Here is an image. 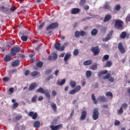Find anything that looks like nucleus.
I'll use <instances>...</instances> for the list:
<instances>
[{
    "label": "nucleus",
    "instance_id": "37",
    "mask_svg": "<svg viewBox=\"0 0 130 130\" xmlns=\"http://www.w3.org/2000/svg\"><path fill=\"white\" fill-rule=\"evenodd\" d=\"M21 39L22 41L26 42L28 40V36H22L21 37Z\"/></svg>",
    "mask_w": 130,
    "mask_h": 130
},
{
    "label": "nucleus",
    "instance_id": "39",
    "mask_svg": "<svg viewBox=\"0 0 130 130\" xmlns=\"http://www.w3.org/2000/svg\"><path fill=\"white\" fill-rule=\"evenodd\" d=\"M120 9H121V6H120V5L118 4L115 6L114 9L115 11H118L120 10Z\"/></svg>",
    "mask_w": 130,
    "mask_h": 130
},
{
    "label": "nucleus",
    "instance_id": "42",
    "mask_svg": "<svg viewBox=\"0 0 130 130\" xmlns=\"http://www.w3.org/2000/svg\"><path fill=\"white\" fill-rule=\"evenodd\" d=\"M117 113L118 114H122L123 113V110L122 109V107H121L120 109L117 110Z\"/></svg>",
    "mask_w": 130,
    "mask_h": 130
},
{
    "label": "nucleus",
    "instance_id": "64",
    "mask_svg": "<svg viewBox=\"0 0 130 130\" xmlns=\"http://www.w3.org/2000/svg\"><path fill=\"white\" fill-rule=\"evenodd\" d=\"M50 73H51V70H48L46 71L45 74H46V75H49V74H50Z\"/></svg>",
    "mask_w": 130,
    "mask_h": 130
},
{
    "label": "nucleus",
    "instance_id": "31",
    "mask_svg": "<svg viewBox=\"0 0 130 130\" xmlns=\"http://www.w3.org/2000/svg\"><path fill=\"white\" fill-rule=\"evenodd\" d=\"M66 83V79H63L61 81H57V84L59 86H62Z\"/></svg>",
    "mask_w": 130,
    "mask_h": 130
},
{
    "label": "nucleus",
    "instance_id": "1",
    "mask_svg": "<svg viewBox=\"0 0 130 130\" xmlns=\"http://www.w3.org/2000/svg\"><path fill=\"white\" fill-rule=\"evenodd\" d=\"M123 24H124L123 21L120 19H117L115 21L114 27L118 30H122L123 29Z\"/></svg>",
    "mask_w": 130,
    "mask_h": 130
},
{
    "label": "nucleus",
    "instance_id": "60",
    "mask_svg": "<svg viewBox=\"0 0 130 130\" xmlns=\"http://www.w3.org/2000/svg\"><path fill=\"white\" fill-rule=\"evenodd\" d=\"M114 124L115 125H119V124H120V121L115 120Z\"/></svg>",
    "mask_w": 130,
    "mask_h": 130
},
{
    "label": "nucleus",
    "instance_id": "20",
    "mask_svg": "<svg viewBox=\"0 0 130 130\" xmlns=\"http://www.w3.org/2000/svg\"><path fill=\"white\" fill-rule=\"evenodd\" d=\"M92 62V60H87L83 62V66H90Z\"/></svg>",
    "mask_w": 130,
    "mask_h": 130
},
{
    "label": "nucleus",
    "instance_id": "22",
    "mask_svg": "<svg viewBox=\"0 0 130 130\" xmlns=\"http://www.w3.org/2000/svg\"><path fill=\"white\" fill-rule=\"evenodd\" d=\"M34 126L36 128H38V127H40V122L39 121H36L34 123Z\"/></svg>",
    "mask_w": 130,
    "mask_h": 130
},
{
    "label": "nucleus",
    "instance_id": "15",
    "mask_svg": "<svg viewBox=\"0 0 130 130\" xmlns=\"http://www.w3.org/2000/svg\"><path fill=\"white\" fill-rule=\"evenodd\" d=\"M112 18V16L110 15H107L105 16L104 19V22L106 23V22H108V21H110L111 20V18Z\"/></svg>",
    "mask_w": 130,
    "mask_h": 130
},
{
    "label": "nucleus",
    "instance_id": "2",
    "mask_svg": "<svg viewBox=\"0 0 130 130\" xmlns=\"http://www.w3.org/2000/svg\"><path fill=\"white\" fill-rule=\"evenodd\" d=\"M92 118L93 120H97L99 118V110L95 108L92 112Z\"/></svg>",
    "mask_w": 130,
    "mask_h": 130
},
{
    "label": "nucleus",
    "instance_id": "57",
    "mask_svg": "<svg viewBox=\"0 0 130 130\" xmlns=\"http://www.w3.org/2000/svg\"><path fill=\"white\" fill-rule=\"evenodd\" d=\"M36 99H37V95H34L31 99L32 102H36Z\"/></svg>",
    "mask_w": 130,
    "mask_h": 130
},
{
    "label": "nucleus",
    "instance_id": "45",
    "mask_svg": "<svg viewBox=\"0 0 130 130\" xmlns=\"http://www.w3.org/2000/svg\"><path fill=\"white\" fill-rule=\"evenodd\" d=\"M44 25H45V22L42 23L38 27L39 30H42V28H43Z\"/></svg>",
    "mask_w": 130,
    "mask_h": 130
},
{
    "label": "nucleus",
    "instance_id": "17",
    "mask_svg": "<svg viewBox=\"0 0 130 130\" xmlns=\"http://www.w3.org/2000/svg\"><path fill=\"white\" fill-rule=\"evenodd\" d=\"M50 106L54 112H56V111L57 110V107L56 106V104H55L54 103H52L50 104Z\"/></svg>",
    "mask_w": 130,
    "mask_h": 130
},
{
    "label": "nucleus",
    "instance_id": "61",
    "mask_svg": "<svg viewBox=\"0 0 130 130\" xmlns=\"http://www.w3.org/2000/svg\"><path fill=\"white\" fill-rule=\"evenodd\" d=\"M52 96H53V97H54L55 96H56V94H57L56 93V91H55V90H53L52 91Z\"/></svg>",
    "mask_w": 130,
    "mask_h": 130
},
{
    "label": "nucleus",
    "instance_id": "63",
    "mask_svg": "<svg viewBox=\"0 0 130 130\" xmlns=\"http://www.w3.org/2000/svg\"><path fill=\"white\" fill-rule=\"evenodd\" d=\"M84 10H89V9H90V7H89V5H85L84 6Z\"/></svg>",
    "mask_w": 130,
    "mask_h": 130
},
{
    "label": "nucleus",
    "instance_id": "47",
    "mask_svg": "<svg viewBox=\"0 0 130 130\" xmlns=\"http://www.w3.org/2000/svg\"><path fill=\"white\" fill-rule=\"evenodd\" d=\"M80 35V31H76L75 32V37H76V38H79Z\"/></svg>",
    "mask_w": 130,
    "mask_h": 130
},
{
    "label": "nucleus",
    "instance_id": "9",
    "mask_svg": "<svg viewBox=\"0 0 130 130\" xmlns=\"http://www.w3.org/2000/svg\"><path fill=\"white\" fill-rule=\"evenodd\" d=\"M91 51L94 54V55H98V54H99V52H100L98 47H92L91 48Z\"/></svg>",
    "mask_w": 130,
    "mask_h": 130
},
{
    "label": "nucleus",
    "instance_id": "11",
    "mask_svg": "<svg viewBox=\"0 0 130 130\" xmlns=\"http://www.w3.org/2000/svg\"><path fill=\"white\" fill-rule=\"evenodd\" d=\"M81 12V9L79 8H73L71 10L72 15H77Z\"/></svg>",
    "mask_w": 130,
    "mask_h": 130
},
{
    "label": "nucleus",
    "instance_id": "36",
    "mask_svg": "<svg viewBox=\"0 0 130 130\" xmlns=\"http://www.w3.org/2000/svg\"><path fill=\"white\" fill-rule=\"evenodd\" d=\"M109 58V55H105L102 59V61L104 62L105 60H108Z\"/></svg>",
    "mask_w": 130,
    "mask_h": 130
},
{
    "label": "nucleus",
    "instance_id": "29",
    "mask_svg": "<svg viewBox=\"0 0 130 130\" xmlns=\"http://www.w3.org/2000/svg\"><path fill=\"white\" fill-rule=\"evenodd\" d=\"M107 73H108V71H107V70L102 71L101 72L98 73V75L99 77H101V76H102V75L107 74Z\"/></svg>",
    "mask_w": 130,
    "mask_h": 130
},
{
    "label": "nucleus",
    "instance_id": "4",
    "mask_svg": "<svg viewBox=\"0 0 130 130\" xmlns=\"http://www.w3.org/2000/svg\"><path fill=\"white\" fill-rule=\"evenodd\" d=\"M0 11L6 15H10V14H11L10 9H9V8L6 7V6H4L0 7Z\"/></svg>",
    "mask_w": 130,
    "mask_h": 130
},
{
    "label": "nucleus",
    "instance_id": "49",
    "mask_svg": "<svg viewBox=\"0 0 130 130\" xmlns=\"http://www.w3.org/2000/svg\"><path fill=\"white\" fill-rule=\"evenodd\" d=\"M3 82H9L10 81V78L7 77H5L3 78Z\"/></svg>",
    "mask_w": 130,
    "mask_h": 130
},
{
    "label": "nucleus",
    "instance_id": "34",
    "mask_svg": "<svg viewBox=\"0 0 130 130\" xmlns=\"http://www.w3.org/2000/svg\"><path fill=\"white\" fill-rule=\"evenodd\" d=\"M36 66L38 68H42L43 62L42 61H38L36 63Z\"/></svg>",
    "mask_w": 130,
    "mask_h": 130
},
{
    "label": "nucleus",
    "instance_id": "8",
    "mask_svg": "<svg viewBox=\"0 0 130 130\" xmlns=\"http://www.w3.org/2000/svg\"><path fill=\"white\" fill-rule=\"evenodd\" d=\"M28 116H30V117H31L32 119H36L38 116V114L36 112L34 113V112L31 111L28 113Z\"/></svg>",
    "mask_w": 130,
    "mask_h": 130
},
{
    "label": "nucleus",
    "instance_id": "50",
    "mask_svg": "<svg viewBox=\"0 0 130 130\" xmlns=\"http://www.w3.org/2000/svg\"><path fill=\"white\" fill-rule=\"evenodd\" d=\"M22 117H23L22 115H17L15 117V119L16 120H20V119H22Z\"/></svg>",
    "mask_w": 130,
    "mask_h": 130
},
{
    "label": "nucleus",
    "instance_id": "56",
    "mask_svg": "<svg viewBox=\"0 0 130 130\" xmlns=\"http://www.w3.org/2000/svg\"><path fill=\"white\" fill-rule=\"evenodd\" d=\"M80 32V36H85L86 35V32L83 30H81Z\"/></svg>",
    "mask_w": 130,
    "mask_h": 130
},
{
    "label": "nucleus",
    "instance_id": "28",
    "mask_svg": "<svg viewBox=\"0 0 130 130\" xmlns=\"http://www.w3.org/2000/svg\"><path fill=\"white\" fill-rule=\"evenodd\" d=\"M91 99L93 101L94 104H97V103H98V102L96 100V98H95V94L92 93L91 94Z\"/></svg>",
    "mask_w": 130,
    "mask_h": 130
},
{
    "label": "nucleus",
    "instance_id": "44",
    "mask_svg": "<svg viewBox=\"0 0 130 130\" xmlns=\"http://www.w3.org/2000/svg\"><path fill=\"white\" fill-rule=\"evenodd\" d=\"M81 87L80 86V85H77L75 89H74V90L76 91V92H79V91L81 90Z\"/></svg>",
    "mask_w": 130,
    "mask_h": 130
},
{
    "label": "nucleus",
    "instance_id": "26",
    "mask_svg": "<svg viewBox=\"0 0 130 130\" xmlns=\"http://www.w3.org/2000/svg\"><path fill=\"white\" fill-rule=\"evenodd\" d=\"M98 33V30L96 28L92 29L91 31V34L92 36H95V35H97Z\"/></svg>",
    "mask_w": 130,
    "mask_h": 130
},
{
    "label": "nucleus",
    "instance_id": "52",
    "mask_svg": "<svg viewBox=\"0 0 130 130\" xmlns=\"http://www.w3.org/2000/svg\"><path fill=\"white\" fill-rule=\"evenodd\" d=\"M122 108H123V109H126V108H127V104L126 103H124L121 106Z\"/></svg>",
    "mask_w": 130,
    "mask_h": 130
},
{
    "label": "nucleus",
    "instance_id": "54",
    "mask_svg": "<svg viewBox=\"0 0 130 130\" xmlns=\"http://www.w3.org/2000/svg\"><path fill=\"white\" fill-rule=\"evenodd\" d=\"M81 85L82 87H84L85 85H86V80L85 79H83L81 81Z\"/></svg>",
    "mask_w": 130,
    "mask_h": 130
},
{
    "label": "nucleus",
    "instance_id": "27",
    "mask_svg": "<svg viewBox=\"0 0 130 130\" xmlns=\"http://www.w3.org/2000/svg\"><path fill=\"white\" fill-rule=\"evenodd\" d=\"M105 95L106 97H110L111 99H112L113 98V94H112V92L110 91H108L105 93Z\"/></svg>",
    "mask_w": 130,
    "mask_h": 130
},
{
    "label": "nucleus",
    "instance_id": "43",
    "mask_svg": "<svg viewBox=\"0 0 130 130\" xmlns=\"http://www.w3.org/2000/svg\"><path fill=\"white\" fill-rule=\"evenodd\" d=\"M110 76H111L110 73H108L106 76L103 77V79L106 80V79H109V78H110Z\"/></svg>",
    "mask_w": 130,
    "mask_h": 130
},
{
    "label": "nucleus",
    "instance_id": "38",
    "mask_svg": "<svg viewBox=\"0 0 130 130\" xmlns=\"http://www.w3.org/2000/svg\"><path fill=\"white\" fill-rule=\"evenodd\" d=\"M58 121V120L57 119V118H55L52 120L51 123L52 125H54V124H57Z\"/></svg>",
    "mask_w": 130,
    "mask_h": 130
},
{
    "label": "nucleus",
    "instance_id": "23",
    "mask_svg": "<svg viewBox=\"0 0 130 130\" xmlns=\"http://www.w3.org/2000/svg\"><path fill=\"white\" fill-rule=\"evenodd\" d=\"M111 66H112V62H111V61L108 60L106 61L105 67V68H110Z\"/></svg>",
    "mask_w": 130,
    "mask_h": 130
},
{
    "label": "nucleus",
    "instance_id": "10",
    "mask_svg": "<svg viewBox=\"0 0 130 130\" xmlns=\"http://www.w3.org/2000/svg\"><path fill=\"white\" fill-rule=\"evenodd\" d=\"M118 48L119 51L121 52V53H124V52H125V50L124 49V48L123 47V45H122V43H119L118 44Z\"/></svg>",
    "mask_w": 130,
    "mask_h": 130
},
{
    "label": "nucleus",
    "instance_id": "48",
    "mask_svg": "<svg viewBox=\"0 0 130 130\" xmlns=\"http://www.w3.org/2000/svg\"><path fill=\"white\" fill-rule=\"evenodd\" d=\"M76 91L75 89L71 90L69 91V94H70V95H74V94H76Z\"/></svg>",
    "mask_w": 130,
    "mask_h": 130
},
{
    "label": "nucleus",
    "instance_id": "33",
    "mask_svg": "<svg viewBox=\"0 0 130 130\" xmlns=\"http://www.w3.org/2000/svg\"><path fill=\"white\" fill-rule=\"evenodd\" d=\"M120 38L124 39L126 37V32L125 31L122 32L121 34L120 35Z\"/></svg>",
    "mask_w": 130,
    "mask_h": 130
},
{
    "label": "nucleus",
    "instance_id": "55",
    "mask_svg": "<svg viewBox=\"0 0 130 130\" xmlns=\"http://www.w3.org/2000/svg\"><path fill=\"white\" fill-rule=\"evenodd\" d=\"M19 106V104L17 102L14 103L13 104V108H17Z\"/></svg>",
    "mask_w": 130,
    "mask_h": 130
},
{
    "label": "nucleus",
    "instance_id": "30",
    "mask_svg": "<svg viewBox=\"0 0 130 130\" xmlns=\"http://www.w3.org/2000/svg\"><path fill=\"white\" fill-rule=\"evenodd\" d=\"M44 94H45L47 98H48L49 99H50V93H49V90H48V89L46 90Z\"/></svg>",
    "mask_w": 130,
    "mask_h": 130
},
{
    "label": "nucleus",
    "instance_id": "13",
    "mask_svg": "<svg viewBox=\"0 0 130 130\" xmlns=\"http://www.w3.org/2000/svg\"><path fill=\"white\" fill-rule=\"evenodd\" d=\"M98 100L100 102H107V98L105 96H100L98 98Z\"/></svg>",
    "mask_w": 130,
    "mask_h": 130
},
{
    "label": "nucleus",
    "instance_id": "19",
    "mask_svg": "<svg viewBox=\"0 0 130 130\" xmlns=\"http://www.w3.org/2000/svg\"><path fill=\"white\" fill-rule=\"evenodd\" d=\"M12 59V57L9 55H6L5 57L4 58V60L6 62L8 61H11V60Z\"/></svg>",
    "mask_w": 130,
    "mask_h": 130
},
{
    "label": "nucleus",
    "instance_id": "41",
    "mask_svg": "<svg viewBox=\"0 0 130 130\" xmlns=\"http://www.w3.org/2000/svg\"><path fill=\"white\" fill-rule=\"evenodd\" d=\"M87 78H90L92 76V72L90 71H87L86 73Z\"/></svg>",
    "mask_w": 130,
    "mask_h": 130
},
{
    "label": "nucleus",
    "instance_id": "14",
    "mask_svg": "<svg viewBox=\"0 0 130 130\" xmlns=\"http://www.w3.org/2000/svg\"><path fill=\"white\" fill-rule=\"evenodd\" d=\"M113 31H111V32H109L108 35H107V37L105 38V39H104L103 40V41L106 42L108 41L111 38V36L112 35Z\"/></svg>",
    "mask_w": 130,
    "mask_h": 130
},
{
    "label": "nucleus",
    "instance_id": "46",
    "mask_svg": "<svg viewBox=\"0 0 130 130\" xmlns=\"http://www.w3.org/2000/svg\"><path fill=\"white\" fill-rule=\"evenodd\" d=\"M104 9H105V10H110V9H111V7L109 5L105 4L104 6Z\"/></svg>",
    "mask_w": 130,
    "mask_h": 130
},
{
    "label": "nucleus",
    "instance_id": "51",
    "mask_svg": "<svg viewBox=\"0 0 130 130\" xmlns=\"http://www.w3.org/2000/svg\"><path fill=\"white\" fill-rule=\"evenodd\" d=\"M52 57H53V59H54V60H55V59H57V54H55V53H53L52 54Z\"/></svg>",
    "mask_w": 130,
    "mask_h": 130
},
{
    "label": "nucleus",
    "instance_id": "53",
    "mask_svg": "<svg viewBox=\"0 0 130 130\" xmlns=\"http://www.w3.org/2000/svg\"><path fill=\"white\" fill-rule=\"evenodd\" d=\"M90 70H93L95 71V70H97V66L96 65H93L91 66L90 68Z\"/></svg>",
    "mask_w": 130,
    "mask_h": 130
},
{
    "label": "nucleus",
    "instance_id": "35",
    "mask_svg": "<svg viewBox=\"0 0 130 130\" xmlns=\"http://www.w3.org/2000/svg\"><path fill=\"white\" fill-rule=\"evenodd\" d=\"M38 75H39V73H38L37 71H34L30 74L31 77H36V76Z\"/></svg>",
    "mask_w": 130,
    "mask_h": 130
},
{
    "label": "nucleus",
    "instance_id": "25",
    "mask_svg": "<svg viewBox=\"0 0 130 130\" xmlns=\"http://www.w3.org/2000/svg\"><path fill=\"white\" fill-rule=\"evenodd\" d=\"M36 92L37 93H41L42 94H44L45 90L43 88L40 87V88L36 90Z\"/></svg>",
    "mask_w": 130,
    "mask_h": 130
},
{
    "label": "nucleus",
    "instance_id": "62",
    "mask_svg": "<svg viewBox=\"0 0 130 130\" xmlns=\"http://www.w3.org/2000/svg\"><path fill=\"white\" fill-rule=\"evenodd\" d=\"M53 77L52 75H50L48 78H46V81H49V80H51V79H53Z\"/></svg>",
    "mask_w": 130,
    "mask_h": 130
},
{
    "label": "nucleus",
    "instance_id": "21",
    "mask_svg": "<svg viewBox=\"0 0 130 130\" xmlns=\"http://www.w3.org/2000/svg\"><path fill=\"white\" fill-rule=\"evenodd\" d=\"M71 56H72V54H71V53H67L64 57V61H68V60L70 58Z\"/></svg>",
    "mask_w": 130,
    "mask_h": 130
},
{
    "label": "nucleus",
    "instance_id": "7",
    "mask_svg": "<svg viewBox=\"0 0 130 130\" xmlns=\"http://www.w3.org/2000/svg\"><path fill=\"white\" fill-rule=\"evenodd\" d=\"M55 48L59 51H63V50H64V46H62L60 47V43L58 42L56 43L55 45Z\"/></svg>",
    "mask_w": 130,
    "mask_h": 130
},
{
    "label": "nucleus",
    "instance_id": "3",
    "mask_svg": "<svg viewBox=\"0 0 130 130\" xmlns=\"http://www.w3.org/2000/svg\"><path fill=\"white\" fill-rule=\"evenodd\" d=\"M58 27V23L57 22H54L51 23L48 26L46 27V30L47 31H49V30H52L53 29H55V28H57Z\"/></svg>",
    "mask_w": 130,
    "mask_h": 130
},
{
    "label": "nucleus",
    "instance_id": "24",
    "mask_svg": "<svg viewBox=\"0 0 130 130\" xmlns=\"http://www.w3.org/2000/svg\"><path fill=\"white\" fill-rule=\"evenodd\" d=\"M70 85L72 88H75L77 86V82L75 81H71L70 82Z\"/></svg>",
    "mask_w": 130,
    "mask_h": 130
},
{
    "label": "nucleus",
    "instance_id": "32",
    "mask_svg": "<svg viewBox=\"0 0 130 130\" xmlns=\"http://www.w3.org/2000/svg\"><path fill=\"white\" fill-rule=\"evenodd\" d=\"M16 72H17V69L11 70L8 71V74L9 75H13V74L16 73Z\"/></svg>",
    "mask_w": 130,
    "mask_h": 130
},
{
    "label": "nucleus",
    "instance_id": "58",
    "mask_svg": "<svg viewBox=\"0 0 130 130\" xmlns=\"http://www.w3.org/2000/svg\"><path fill=\"white\" fill-rule=\"evenodd\" d=\"M73 54L74 55H75V56L78 55V54H79V50H78V49H75L74 51Z\"/></svg>",
    "mask_w": 130,
    "mask_h": 130
},
{
    "label": "nucleus",
    "instance_id": "18",
    "mask_svg": "<svg viewBox=\"0 0 130 130\" xmlns=\"http://www.w3.org/2000/svg\"><path fill=\"white\" fill-rule=\"evenodd\" d=\"M36 83H33L32 84H30V85L28 87V91H33L34 89L36 87Z\"/></svg>",
    "mask_w": 130,
    "mask_h": 130
},
{
    "label": "nucleus",
    "instance_id": "59",
    "mask_svg": "<svg viewBox=\"0 0 130 130\" xmlns=\"http://www.w3.org/2000/svg\"><path fill=\"white\" fill-rule=\"evenodd\" d=\"M16 10V7L15 6H13L10 8L9 10L10 12H15V10Z\"/></svg>",
    "mask_w": 130,
    "mask_h": 130
},
{
    "label": "nucleus",
    "instance_id": "16",
    "mask_svg": "<svg viewBox=\"0 0 130 130\" xmlns=\"http://www.w3.org/2000/svg\"><path fill=\"white\" fill-rule=\"evenodd\" d=\"M19 65L20 60H16L12 63V66L14 68L19 67Z\"/></svg>",
    "mask_w": 130,
    "mask_h": 130
},
{
    "label": "nucleus",
    "instance_id": "6",
    "mask_svg": "<svg viewBox=\"0 0 130 130\" xmlns=\"http://www.w3.org/2000/svg\"><path fill=\"white\" fill-rule=\"evenodd\" d=\"M63 126V125H62V124H60L56 125H52L50 126V128L51 130H59L62 128Z\"/></svg>",
    "mask_w": 130,
    "mask_h": 130
},
{
    "label": "nucleus",
    "instance_id": "5",
    "mask_svg": "<svg viewBox=\"0 0 130 130\" xmlns=\"http://www.w3.org/2000/svg\"><path fill=\"white\" fill-rule=\"evenodd\" d=\"M21 51V48L14 47L11 49V53L12 56H15L16 55V52H20Z\"/></svg>",
    "mask_w": 130,
    "mask_h": 130
},
{
    "label": "nucleus",
    "instance_id": "40",
    "mask_svg": "<svg viewBox=\"0 0 130 130\" xmlns=\"http://www.w3.org/2000/svg\"><path fill=\"white\" fill-rule=\"evenodd\" d=\"M86 4V0H80V2L79 3V6L81 7H83Z\"/></svg>",
    "mask_w": 130,
    "mask_h": 130
},
{
    "label": "nucleus",
    "instance_id": "12",
    "mask_svg": "<svg viewBox=\"0 0 130 130\" xmlns=\"http://www.w3.org/2000/svg\"><path fill=\"white\" fill-rule=\"evenodd\" d=\"M87 116V112L86 111H82L81 116L80 117V120H85L86 117Z\"/></svg>",
    "mask_w": 130,
    "mask_h": 130
}]
</instances>
